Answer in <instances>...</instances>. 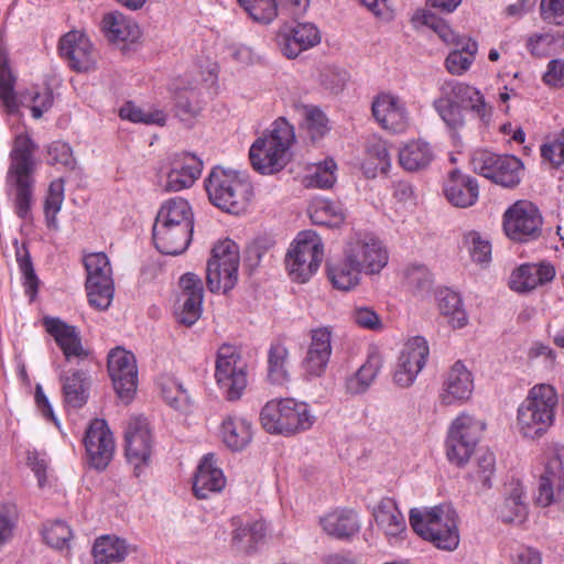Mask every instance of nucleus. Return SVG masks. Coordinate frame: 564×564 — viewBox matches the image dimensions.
Wrapping results in <instances>:
<instances>
[{"mask_svg":"<svg viewBox=\"0 0 564 564\" xmlns=\"http://www.w3.org/2000/svg\"><path fill=\"white\" fill-rule=\"evenodd\" d=\"M238 2L257 22L270 23L276 18L274 0H238Z\"/></svg>","mask_w":564,"mask_h":564,"instance_id":"56","label":"nucleus"},{"mask_svg":"<svg viewBox=\"0 0 564 564\" xmlns=\"http://www.w3.org/2000/svg\"><path fill=\"white\" fill-rule=\"evenodd\" d=\"M475 173L506 188L517 187L522 178L523 163L511 154H499L487 149H477L470 158Z\"/></svg>","mask_w":564,"mask_h":564,"instance_id":"10","label":"nucleus"},{"mask_svg":"<svg viewBox=\"0 0 564 564\" xmlns=\"http://www.w3.org/2000/svg\"><path fill=\"white\" fill-rule=\"evenodd\" d=\"M239 248L229 238L218 241L212 249L206 265V284L212 293H227L238 282Z\"/></svg>","mask_w":564,"mask_h":564,"instance_id":"8","label":"nucleus"},{"mask_svg":"<svg viewBox=\"0 0 564 564\" xmlns=\"http://www.w3.org/2000/svg\"><path fill=\"white\" fill-rule=\"evenodd\" d=\"M215 379L226 400L241 398L248 384L247 364L236 347L224 344L218 348Z\"/></svg>","mask_w":564,"mask_h":564,"instance_id":"11","label":"nucleus"},{"mask_svg":"<svg viewBox=\"0 0 564 564\" xmlns=\"http://www.w3.org/2000/svg\"><path fill=\"white\" fill-rule=\"evenodd\" d=\"M15 82L17 77L9 66L8 59L3 58L0 62V100L6 111L10 115L17 113L20 108L14 91Z\"/></svg>","mask_w":564,"mask_h":564,"instance_id":"49","label":"nucleus"},{"mask_svg":"<svg viewBox=\"0 0 564 564\" xmlns=\"http://www.w3.org/2000/svg\"><path fill=\"white\" fill-rule=\"evenodd\" d=\"M162 397L172 408L184 410L189 403V395L183 384L169 378L161 384Z\"/></svg>","mask_w":564,"mask_h":564,"instance_id":"57","label":"nucleus"},{"mask_svg":"<svg viewBox=\"0 0 564 564\" xmlns=\"http://www.w3.org/2000/svg\"><path fill=\"white\" fill-rule=\"evenodd\" d=\"M84 445L90 467L104 470L110 464L115 454L113 435L104 419L93 420L84 437Z\"/></svg>","mask_w":564,"mask_h":564,"instance_id":"20","label":"nucleus"},{"mask_svg":"<svg viewBox=\"0 0 564 564\" xmlns=\"http://www.w3.org/2000/svg\"><path fill=\"white\" fill-rule=\"evenodd\" d=\"M438 91L433 108L449 129L458 130L465 126L464 109L474 112L484 124L489 123L492 108L477 88L449 79L440 85Z\"/></svg>","mask_w":564,"mask_h":564,"instance_id":"1","label":"nucleus"},{"mask_svg":"<svg viewBox=\"0 0 564 564\" xmlns=\"http://www.w3.org/2000/svg\"><path fill=\"white\" fill-rule=\"evenodd\" d=\"M443 192L448 203L458 208L474 206L479 197L477 180L459 170H453L448 173Z\"/></svg>","mask_w":564,"mask_h":564,"instance_id":"27","label":"nucleus"},{"mask_svg":"<svg viewBox=\"0 0 564 564\" xmlns=\"http://www.w3.org/2000/svg\"><path fill=\"white\" fill-rule=\"evenodd\" d=\"M536 502L542 507L557 505L560 509L564 510V480L540 479Z\"/></svg>","mask_w":564,"mask_h":564,"instance_id":"53","label":"nucleus"},{"mask_svg":"<svg viewBox=\"0 0 564 564\" xmlns=\"http://www.w3.org/2000/svg\"><path fill=\"white\" fill-rule=\"evenodd\" d=\"M382 365V356L377 349H371L358 371L347 380V390L352 394L365 392L377 378Z\"/></svg>","mask_w":564,"mask_h":564,"instance_id":"41","label":"nucleus"},{"mask_svg":"<svg viewBox=\"0 0 564 564\" xmlns=\"http://www.w3.org/2000/svg\"><path fill=\"white\" fill-rule=\"evenodd\" d=\"M349 259L366 274L379 273L388 263V251L375 236L352 238L345 248Z\"/></svg>","mask_w":564,"mask_h":564,"instance_id":"19","label":"nucleus"},{"mask_svg":"<svg viewBox=\"0 0 564 564\" xmlns=\"http://www.w3.org/2000/svg\"><path fill=\"white\" fill-rule=\"evenodd\" d=\"M174 96L175 111L182 120H188L198 115L202 109L198 93L193 87H182L178 82L171 85Z\"/></svg>","mask_w":564,"mask_h":564,"instance_id":"48","label":"nucleus"},{"mask_svg":"<svg viewBox=\"0 0 564 564\" xmlns=\"http://www.w3.org/2000/svg\"><path fill=\"white\" fill-rule=\"evenodd\" d=\"M126 457L133 467L135 477H140L149 466L152 454V435L147 419L138 416L128 421L126 431Z\"/></svg>","mask_w":564,"mask_h":564,"instance_id":"15","label":"nucleus"},{"mask_svg":"<svg viewBox=\"0 0 564 564\" xmlns=\"http://www.w3.org/2000/svg\"><path fill=\"white\" fill-rule=\"evenodd\" d=\"M152 236L154 246L161 253L178 256L187 250L192 241L193 228L153 225Z\"/></svg>","mask_w":564,"mask_h":564,"instance_id":"30","label":"nucleus"},{"mask_svg":"<svg viewBox=\"0 0 564 564\" xmlns=\"http://www.w3.org/2000/svg\"><path fill=\"white\" fill-rule=\"evenodd\" d=\"M364 273L344 251V258L327 265V274L334 288L341 291H349L360 282Z\"/></svg>","mask_w":564,"mask_h":564,"instance_id":"43","label":"nucleus"},{"mask_svg":"<svg viewBox=\"0 0 564 564\" xmlns=\"http://www.w3.org/2000/svg\"><path fill=\"white\" fill-rule=\"evenodd\" d=\"M485 424L474 416L462 413L458 415L448 430L446 438V455L451 463L465 465L480 438Z\"/></svg>","mask_w":564,"mask_h":564,"instance_id":"14","label":"nucleus"},{"mask_svg":"<svg viewBox=\"0 0 564 564\" xmlns=\"http://www.w3.org/2000/svg\"><path fill=\"white\" fill-rule=\"evenodd\" d=\"M321 42L318 29L313 23H297L278 35L282 54L288 58L297 57L303 51L316 46Z\"/></svg>","mask_w":564,"mask_h":564,"instance_id":"26","label":"nucleus"},{"mask_svg":"<svg viewBox=\"0 0 564 564\" xmlns=\"http://www.w3.org/2000/svg\"><path fill=\"white\" fill-rule=\"evenodd\" d=\"M429 345L424 337L414 336L403 346L399 356L393 382L400 388L411 387L429 358Z\"/></svg>","mask_w":564,"mask_h":564,"instance_id":"18","label":"nucleus"},{"mask_svg":"<svg viewBox=\"0 0 564 564\" xmlns=\"http://www.w3.org/2000/svg\"><path fill=\"white\" fill-rule=\"evenodd\" d=\"M101 32L111 43L135 42L141 31L137 22L121 12L113 11L104 15Z\"/></svg>","mask_w":564,"mask_h":564,"instance_id":"32","label":"nucleus"},{"mask_svg":"<svg viewBox=\"0 0 564 564\" xmlns=\"http://www.w3.org/2000/svg\"><path fill=\"white\" fill-rule=\"evenodd\" d=\"M496 471L495 454L488 449L480 451L476 457V469L474 477L482 484L485 488L491 487V477Z\"/></svg>","mask_w":564,"mask_h":564,"instance_id":"60","label":"nucleus"},{"mask_svg":"<svg viewBox=\"0 0 564 564\" xmlns=\"http://www.w3.org/2000/svg\"><path fill=\"white\" fill-rule=\"evenodd\" d=\"M37 144L26 133L15 137L10 152V165L7 181L15 189L14 210L19 218H31L34 194V172L36 169L35 152Z\"/></svg>","mask_w":564,"mask_h":564,"instance_id":"2","label":"nucleus"},{"mask_svg":"<svg viewBox=\"0 0 564 564\" xmlns=\"http://www.w3.org/2000/svg\"><path fill=\"white\" fill-rule=\"evenodd\" d=\"M91 553L96 564L118 563L129 554V545L118 536L102 535L96 539Z\"/></svg>","mask_w":564,"mask_h":564,"instance_id":"42","label":"nucleus"},{"mask_svg":"<svg viewBox=\"0 0 564 564\" xmlns=\"http://www.w3.org/2000/svg\"><path fill=\"white\" fill-rule=\"evenodd\" d=\"M506 236L520 243L538 240L543 231V216L539 207L527 199H519L503 213Z\"/></svg>","mask_w":564,"mask_h":564,"instance_id":"12","label":"nucleus"},{"mask_svg":"<svg viewBox=\"0 0 564 564\" xmlns=\"http://www.w3.org/2000/svg\"><path fill=\"white\" fill-rule=\"evenodd\" d=\"M323 531L337 540H348L360 530L357 514L351 510H335L319 519Z\"/></svg>","mask_w":564,"mask_h":564,"instance_id":"34","label":"nucleus"},{"mask_svg":"<svg viewBox=\"0 0 564 564\" xmlns=\"http://www.w3.org/2000/svg\"><path fill=\"white\" fill-rule=\"evenodd\" d=\"M525 492L519 481L511 482L502 502L497 507V517L505 523H522L528 516Z\"/></svg>","mask_w":564,"mask_h":564,"instance_id":"35","label":"nucleus"},{"mask_svg":"<svg viewBox=\"0 0 564 564\" xmlns=\"http://www.w3.org/2000/svg\"><path fill=\"white\" fill-rule=\"evenodd\" d=\"M308 215L315 225L339 227L345 221V212L338 202L315 197L308 205Z\"/></svg>","mask_w":564,"mask_h":564,"instance_id":"44","label":"nucleus"},{"mask_svg":"<svg viewBox=\"0 0 564 564\" xmlns=\"http://www.w3.org/2000/svg\"><path fill=\"white\" fill-rule=\"evenodd\" d=\"M87 272L86 291L88 302L99 311H106L113 299V280L110 262L106 253L94 252L84 258Z\"/></svg>","mask_w":564,"mask_h":564,"instance_id":"13","label":"nucleus"},{"mask_svg":"<svg viewBox=\"0 0 564 564\" xmlns=\"http://www.w3.org/2000/svg\"><path fill=\"white\" fill-rule=\"evenodd\" d=\"M324 259L321 237L313 230L297 234L285 256V264L293 281L304 283L318 270Z\"/></svg>","mask_w":564,"mask_h":564,"instance_id":"9","label":"nucleus"},{"mask_svg":"<svg viewBox=\"0 0 564 564\" xmlns=\"http://www.w3.org/2000/svg\"><path fill=\"white\" fill-rule=\"evenodd\" d=\"M44 326L63 351L67 362L76 360L79 364L88 357L87 350L83 347L79 332L75 326L68 325L57 317H45Z\"/></svg>","mask_w":564,"mask_h":564,"instance_id":"23","label":"nucleus"},{"mask_svg":"<svg viewBox=\"0 0 564 564\" xmlns=\"http://www.w3.org/2000/svg\"><path fill=\"white\" fill-rule=\"evenodd\" d=\"M477 51L478 44L473 39L466 36L457 40L445 59L446 69L452 75H463L474 63Z\"/></svg>","mask_w":564,"mask_h":564,"instance_id":"45","label":"nucleus"},{"mask_svg":"<svg viewBox=\"0 0 564 564\" xmlns=\"http://www.w3.org/2000/svg\"><path fill=\"white\" fill-rule=\"evenodd\" d=\"M203 170V161L192 153L175 155L172 167L167 173L165 189L178 192L191 187L199 177Z\"/></svg>","mask_w":564,"mask_h":564,"instance_id":"28","label":"nucleus"},{"mask_svg":"<svg viewBox=\"0 0 564 564\" xmlns=\"http://www.w3.org/2000/svg\"><path fill=\"white\" fill-rule=\"evenodd\" d=\"M337 164L333 159H326L315 166L314 173L308 177L307 186L330 188L336 182Z\"/></svg>","mask_w":564,"mask_h":564,"instance_id":"58","label":"nucleus"},{"mask_svg":"<svg viewBox=\"0 0 564 564\" xmlns=\"http://www.w3.org/2000/svg\"><path fill=\"white\" fill-rule=\"evenodd\" d=\"M260 421L269 433L292 435L310 430L315 416L307 403L285 398L268 401L260 412Z\"/></svg>","mask_w":564,"mask_h":564,"instance_id":"7","label":"nucleus"},{"mask_svg":"<svg viewBox=\"0 0 564 564\" xmlns=\"http://www.w3.org/2000/svg\"><path fill=\"white\" fill-rule=\"evenodd\" d=\"M154 225L194 229V215L188 202L181 197L170 198L160 207Z\"/></svg>","mask_w":564,"mask_h":564,"instance_id":"36","label":"nucleus"},{"mask_svg":"<svg viewBox=\"0 0 564 564\" xmlns=\"http://www.w3.org/2000/svg\"><path fill=\"white\" fill-rule=\"evenodd\" d=\"M290 351L282 343H272L267 357V380L273 386L290 381Z\"/></svg>","mask_w":564,"mask_h":564,"instance_id":"40","label":"nucleus"},{"mask_svg":"<svg viewBox=\"0 0 564 564\" xmlns=\"http://www.w3.org/2000/svg\"><path fill=\"white\" fill-rule=\"evenodd\" d=\"M474 390V378L467 367L457 360L446 373L442 391L440 393L441 403L452 405L468 400Z\"/></svg>","mask_w":564,"mask_h":564,"instance_id":"24","label":"nucleus"},{"mask_svg":"<svg viewBox=\"0 0 564 564\" xmlns=\"http://www.w3.org/2000/svg\"><path fill=\"white\" fill-rule=\"evenodd\" d=\"M311 343L303 360V369L310 377L325 373L332 356V328L317 327L310 333Z\"/></svg>","mask_w":564,"mask_h":564,"instance_id":"22","label":"nucleus"},{"mask_svg":"<svg viewBox=\"0 0 564 564\" xmlns=\"http://www.w3.org/2000/svg\"><path fill=\"white\" fill-rule=\"evenodd\" d=\"M59 53L68 66L79 73L95 68L97 54L90 40L78 31H72L59 40Z\"/></svg>","mask_w":564,"mask_h":564,"instance_id":"21","label":"nucleus"},{"mask_svg":"<svg viewBox=\"0 0 564 564\" xmlns=\"http://www.w3.org/2000/svg\"><path fill=\"white\" fill-rule=\"evenodd\" d=\"M47 162L53 165L62 164L69 170L76 164L70 145L63 141H54L48 145Z\"/></svg>","mask_w":564,"mask_h":564,"instance_id":"62","label":"nucleus"},{"mask_svg":"<svg viewBox=\"0 0 564 564\" xmlns=\"http://www.w3.org/2000/svg\"><path fill=\"white\" fill-rule=\"evenodd\" d=\"M295 139L293 127L284 119L279 118L268 133L258 138L249 150L252 167L261 174H274L289 163L290 148Z\"/></svg>","mask_w":564,"mask_h":564,"instance_id":"3","label":"nucleus"},{"mask_svg":"<svg viewBox=\"0 0 564 564\" xmlns=\"http://www.w3.org/2000/svg\"><path fill=\"white\" fill-rule=\"evenodd\" d=\"M390 154L387 143L382 140H372L367 145L366 159L362 170L367 177H376L378 173H387L390 169Z\"/></svg>","mask_w":564,"mask_h":564,"instance_id":"47","label":"nucleus"},{"mask_svg":"<svg viewBox=\"0 0 564 564\" xmlns=\"http://www.w3.org/2000/svg\"><path fill=\"white\" fill-rule=\"evenodd\" d=\"M327 118L325 113L315 107L305 109V126L310 138L316 141L328 131Z\"/></svg>","mask_w":564,"mask_h":564,"instance_id":"61","label":"nucleus"},{"mask_svg":"<svg viewBox=\"0 0 564 564\" xmlns=\"http://www.w3.org/2000/svg\"><path fill=\"white\" fill-rule=\"evenodd\" d=\"M180 293L175 303V317L184 326H193L203 312L204 286L199 275L184 273L178 281Z\"/></svg>","mask_w":564,"mask_h":564,"instance_id":"17","label":"nucleus"},{"mask_svg":"<svg viewBox=\"0 0 564 564\" xmlns=\"http://www.w3.org/2000/svg\"><path fill=\"white\" fill-rule=\"evenodd\" d=\"M405 285L414 294L429 293L432 288V274L425 265L412 264L404 271Z\"/></svg>","mask_w":564,"mask_h":564,"instance_id":"55","label":"nucleus"},{"mask_svg":"<svg viewBox=\"0 0 564 564\" xmlns=\"http://www.w3.org/2000/svg\"><path fill=\"white\" fill-rule=\"evenodd\" d=\"M558 399L555 389L545 383L532 387L517 410V426L525 438H540L553 425Z\"/></svg>","mask_w":564,"mask_h":564,"instance_id":"5","label":"nucleus"},{"mask_svg":"<svg viewBox=\"0 0 564 564\" xmlns=\"http://www.w3.org/2000/svg\"><path fill=\"white\" fill-rule=\"evenodd\" d=\"M72 530L64 521H54L45 525L43 539L53 549H63L72 539Z\"/></svg>","mask_w":564,"mask_h":564,"instance_id":"59","label":"nucleus"},{"mask_svg":"<svg viewBox=\"0 0 564 564\" xmlns=\"http://www.w3.org/2000/svg\"><path fill=\"white\" fill-rule=\"evenodd\" d=\"M108 372L117 395L129 403L138 387V368L132 352L117 347L108 356Z\"/></svg>","mask_w":564,"mask_h":564,"instance_id":"16","label":"nucleus"},{"mask_svg":"<svg viewBox=\"0 0 564 564\" xmlns=\"http://www.w3.org/2000/svg\"><path fill=\"white\" fill-rule=\"evenodd\" d=\"M119 116L121 119H126L134 123L164 126L166 121V116L162 110L144 112L140 107L135 106L131 101L126 102L120 108Z\"/></svg>","mask_w":564,"mask_h":564,"instance_id":"52","label":"nucleus"},{"mask_svg":"<svg viewBox=\"0 0 564 564\" xmlns=\"http://www.w3.org/2000/svg\"><path fill=\"white\" fill-rule=\"evenodd\" d=\"M64 202V181L63 178L54 180L47 191L44 203L45 220L48 227H56V216L62 208Z\"/></svg>","mask_w":564,"mask_h":564,"instance_id":"51","label":"nucleus"},{"mask_svg":"<svg viewBox=\"0 0 564 564\" xmlns=\"http://www.w3.org/2000/svg\"><path fill=\"white\" fill-rule=\"evenodd\" d=\"M434 158V149L422 139L409 141L399 151L400 165L409 172L425 170Z\"/></svg>","mask_w":564,"mask_h":564,"instance_id":"38","label":"nucleus"},{"mask_svg":"<svg viewBox=\"0 0 564 564\" xmlns=\"http://www.w3.org/2000/svg\"><path fill=\"white\" fill-rule=\"evenodd\" d=\"M226 486V478L216 466L215 456L207 454L203 457L194 477L193 491L198 499H206L210 494L220 492Z\"/></svg>","mask_w":564,"mask_h":564,"instance_id":"29","label":"nucleus"},{"mask_svg":"<svg viewBox=\"0 0 564 564\" xmlns=\"http://www.w3.org/2000/svg\"><path fill=\"white\" fill-rule=\"evenodd\" d=\"M463 245L467 248L474 262L487 265L491 261V245L477 231H468L463 237Z\"/></svg>","mask_w":564,"mask_h":564,"instance_id":"50","label":"nucleus"},{"mask_svg":"<svg viewBox=\"0 0 564 564\" xmlns=\"http://www.w3.org/2000/svg\"><path fill=\"white\" fill-rule=\"evenodd\" d=\"M205 187L212 204L230 214L243 212L252 196L246 174L219 166L212 170Z\"/></svg>","mask_w":564,"mask_h":564,"instance_id":"6","label":"nucleus"},{"mask_svg":"<svg viewBox=\"0 0 564 564\" xmlns=\"http://www.w3.org/2000/svg\"><path fill=\"white\" fill-rule=\"evenodd\" d=\"M457 523V513L449 505L410 511V524L414 532L441 550L453 551L458 546Z\"/></svg>","mask_w":564,"mask_h":564,"instance_id":"4","label":"nucleus"},{"mask_svg":"<svg viewBox=\"0 0 564 564\" xmlns=\"http://www.w3.org/2000/svg\"><path fill=\"white\" fill-rule=\"evenodd\" d=\"M231 527V547L243 554L253 553L267 534V527L261 521L245 524L239 518H232Z\"/></svg>","mask_w":564,"mask_h":564,"instance_id":"33","label":"nucleus"},{"mask_svg":"<svg viewBox=\"0 0 564 564\" xmlns=\"http://www.w3.org/2000/svg\"><path fill=\"white\" fill-rule=\"evenodd\" d=\"M372 115L383 129L392 132H403L409 126L404 104L390 94H381L373 100Z\"/></svg>","mask_w":564,"mask_h":564,"instance_id":"25","label":"nucleus"},{"mask_svg":"<svg viewBox=\"0 0 564 564\" xmlns=\"http://www.w3.org/2000/svg\"><path fill=\"white\" fill-rule=\"evenodd\" d=\"M223 442L231 451H242L252 440V425L246 419L228 415L221 423Z\"/></svg>","mask_w":564,"mask_h":564,"instance_id":"39","label":"nucleus"},{"mask_svg":"<svg viewBox=\"0 0 564 564\" xmlns=\"http://www.w3.org/2000/svg\"><path fill=\"white\" fill-rule=\"evenodd\" d=\"M64 403L67 408L80 409L89 398V377L86 370L69 369L59 375Z\"/></svg>","mask_w":564,"mask_h":564,"instance_id":"31","label":"nucleus"},{"mask_svg":"<svg viewBox=\"0 0 564 564\" xmlns=\"http://www.w3.org/2000/svg\"><path fill=\"white\" fill-rule=\"evenodd\" d=\"M373 517L377 525L390 539L400 536L406 529L405 519L393 498H382L375 508Z\"/></svg>","mask_w":564,"mask_h":564,"instance_id":"37","label":"nucleus"},{"mask_svg":"<svg viewBox=\"0 0 564 564\" xmlns=\"http://www.w3.org/2000/svg\"><path fill=\"white\" fill-rule=\"evenodd\" d=\"M15 260L24 279L26 292L35 294L39 288V279L35 274L30 251L25 243H15Z\"/></svg>","mask_w":564,"mask_h":564,"instance_id":"54","label":"nucleus"},{"mask_svg":"<svg viewBox=\"0 0 564 564\" xmlns=\"http://www.w3.org/2000/svg\"><path fill=\"white\" fill-rule=\"evenodd\" d=\"M540 15L549 24L564 26V0H541Z\"/></svg>","mask_w":564,"mask_h":564,"instance_id":"64","label":"nucleus"},{"mask_svg":"<svg viewBox=\"0 0 564 564\" xmlns=\"http://www.w3.org/2000/svg\"><path fill=\"white\" fill-rule=\"evenodd\" d=\"M18 517V509L14 505L0 507V547L12 538Z\"/></svg>","mask_w":564,"mask_h":564,"instance_id":"63","label":"nucleus"},{"mask_svg":"<svg viewBox=\"0 0 564 564\" xmlns=\"http://www.w3.org/2000/svg\"><path fill=\"white\" fill-rule=\"evenodd\" d=\"M438 308L453 328H463L468 323L467 313L458 293L444 290L438 293Z\"/></svg>","mask_w":564,"mask_h":564,"instance_id":"46","label":"nucleus"}]
</instances>
